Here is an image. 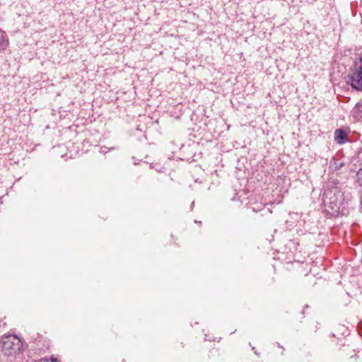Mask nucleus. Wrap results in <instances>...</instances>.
<instances>
[{"label": "nucleus", "mask_w": 362, "mask_h": 362, "mask_svg": "<svg viewBox=\"0 0 362 362\" xmlns=\"http://www.w3.org/2000/svg\"><path fill=\"white\" fill-rule=\"evenodd\" d=\"M343 194L334 189L333 190H325L322 194V202L324 205L332 210V212L339 214L341 207L344 208L343 203Z\"/></svg>", "instance_id": "1"}, {"label": "nucleus", "mask_w": 362, "mask_h": 362, "mask_svg": "<svg viewBox=\"0 0 362 362\" xmlns=\"http://www.w3.org/2000/svg\"><path fill=\"white\" fill-rule=\"evenodd\" d=\"M1 354L6 356H14L19 353L22 342L16 335H6L1 339Z\"/></svg>", "instance_id": "2"}, {"label": "nucleus", "mask_w": 362, "mask_h": 362, "mask_svg": "<svg viewBox=\"0 0 362 362\" xmlns=\"http://www.w3.org/2000/svg\"><path fill=\"white\" fill-rule=\"evenodd\" d=\"M351 86L357 90H362V54L356 59L349 73Z\"/></svg>", "instance_id": "3"}, {"label": "nucleus", "mask_w": 362, "mask_h": 362, "mask_svg": "<svg viewBox=\"0 0 362 362\" xmlns=\"http://www.w3.org/2000/svg\"><path fill=\"white\" fill-rule=\"evenodd\" d=\"M334 139L339 144H342L347 141V134L341 129H337L334 132Z\"/></svg>", "instance_id": "4"}, {"label": "nucleus", "mask_w": 362, "mask_h": 362, "mask_svg": "<svg viewBox=\"0 0 362 362\" xmlns=\"http://www.w3.org/2000/svg\"><path fill=\"white\" fill-rule=\"evenodd\" d=\"M356 158L359 166V169L356 173L357 180L359 185L362 186V149L358 152Z\"/></svg>", "instance_id": "5"}, {"label": "nucleus", "mask_w": 362, "mask_h": 362, "mask_svg": "<svg viewBox=\"0 0 362 362\" xmlns=\"http://www.w3.org/2000/svg\"><path fill=\"white\" fill-rule=\"evenodd\" d=\"M8 44V42L6 33L0 30V52L6 48Z\"/></svg>", "instance_id": "6"}, {"label": "nucleus", "mask_w": 362, "mask_h": 362, "mask_svg": "<svg viewBox=\"0 0 362 362\" xmlns=\"http://www.w3.org/2000/svg\"><path fill=\"white\" fill-rule=\"evenodd\" d=\"M354 115L356 117H362V101L357 103L353 110Z\"/></svg>", "instance_id": "7"}, {"label": "nucleus", "mask_w": 362, "mask_h": 362, "mask_svg": "<svg viewBox=\"0 0 362 362\" xmlns=\"http://www.w3.org/2000/svg\"><path fill=\"white\" fill-rule=\"evenodd\" d=\"M107 148H106V147L103 146V147H102V148H100V152H101V153H106V152H107Z\"/></svg>", "instance_id": "8"}, {"label": "nucleus", "mask_w": 362, "mask_h": 362, "mask_svg": "<svg viewBox=\"0 0 362 362\" xmlns=\"http://www.w3.org/2000/svg\"><path fill=\"white\" fill-rule=\"evenodd\" d=\"M194 202H192V207L194 206Z\"/></svg>", "instance_id": "9"}]
</instances>
